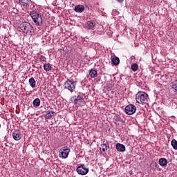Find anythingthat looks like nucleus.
Listing matches in <instances>:
<instances>
[{"label": "nucleus", "mask_w": 177, "mask_h": 177, "mask_svg": "<svg viewBox=\"0 0 177 177\" xmlns=\"http://www.w3.org/2000/svg\"><path fill=\"white\" fill-rule=\"evenodd\" d=\"M18 31L26 35H32L34 34V27L29 22H22L18 27Z\"/></svg>", "instance_id": "obj_1"}, {"label": "nucleus", "mask_w": 177, "mask_h": 177, "mask_svg": "<svg viewBox=\"0 0 177 177\" xmlns=\"http://www.w3.org/2000/svg\"><path fill=\"white\" fill-rule=\"evenodd\" d=\"M30 16L31 17L32 21L35 26H41L43 24L42 16L40 15L36 10H32L30 12Z\"/></svg>", "instance_id": "obj_2"}, {"label": "nucleus", "mask_w": 177, "mask_h": 177, "mask_svg": "<svg viewBox=\"0 0 177 177\" xmlns=\"http://www.w3.org/2000/svg\"><path fill=\"white\" fill-rule=\"evenodd\" d=\"M136 100L139 104H146L149 100V95L145 92H138L136 95Z\"/></svg>", "instance_id": "obj_3"}, {"label": "nucleus", "mask_w": 177, "mask_h": 177, "mask_svg": "<svg viewBox=\"0 0 177 177\" xmlns=\"http://www.w3.org/2000/svg\"><path fill=\"white\" fill-rule=\"evenodd\" d=\"M64 88L68 89L70 92L73 93L75 91V86H77V84L74 80L68 79L64 84Z\"/></svg>", "instance_id": "obj_4"}, {"label": "nucleus", "mask_w": 177, "mask_h": 177, "mask_svg": "<svg viewBox=\"0 0 177 177\" xmlns=\"http://www.w3.org/2000/svg\"><path fill=\"white\" fill-rule=\"evenodd\" d=\"M71 102L75 104H80V106L85 105V100L81 95H75L71 97Z\"/></svg>", "instance_id": "obj_5"}, {"label": "nucleus", "mask_w": 177, "mask_h": 177, "mask_svg": "<svg viewBox=\"0 0 177 177\" xmlns=\"http://www.w3.org/2000/svg\"><path fill=\"white\" fill-rule=\"evenodd\" d=\"M70 154V149L66 146L59 149V156L60 158H67Z\"/></svg>", "instance_id": "obj_6"}, {"label": "nucleus", "mask_w": 177, "mask_h": 177, "mask_svg": "<svg viewBox=\"0 0 177 177\" xmlns=\"http://www.w3.org/2000/svg\"><path fill=\"white\" fill-rule=\"evenodd\" d=\"M124 111L128 115H132L136 113V106L132 104L125 106Z\"/></svg>", "instance_id": "obj_7"}, {"label": "nucleus", "mask_w": 177, "mask_h": 177, "mask_svg": "<svg viewBox=\"0 0 177 177\" xmlns=\"http://www.w3.org/2000/svg\"><path fill=\"white\" fill-rule=\"evenodd\" d=\"M76 171L79 175H86L89 172V169L85 168V165L82 164L77 168Z\"/></svg>", "instance_id": "obj_8"}, {"label": "nucleus", "mask_w": 177, "mask_h": 177, "mask_svg": "<svg viewBox=\"0 0 177 177\" xmlns=\"http://www.w3.org/2000/svg\"><path fill=\"white\" fill-rule=\"evenodd\" d=\"M31 0H19V3L21 5V6H25L27 8V6H30L32 3Z\"/></svg>", "instance_id": "obj_9"}, {"label": "nucleus", "mask_w": 177, "mask_h": 177, "mask_svg": "<svg viewBox=\"0 0 177 177\" xmlns=\"http://www.w3.org/2000/svg\"><path fill=\"white\" fill-rule=\"evenodd\" d=\"M12 138L15 139V140H20V139H21V134H20V131H14L12 133Z\"/></svg>", "instance_id": "obj_10"}, {"label": "nucleus", "mask_w": 177, "mask_h": 177, "mask_svg": "<svg viewBox=\"0 0 177 177\" xmlns=\"http://www.w3.org/2000/svg\"><path fill=\"white\" fill-rule=\"evenodd\" d=\"M74 10L77 13H82L85 10V7L83 5H77L75 6Z\"/></svg>", "instance_id": "obj_11"}, {"label": "nucleus", "mask_w": 177, "mask_h": 177, "mask_svg": "<svg viewBox=\"0 0 177 177\" xmlns=\"http://www.w3.org/2000/svg\"><path fill=\"white\" fill-rule=\"evenodd\" d=\"M168 164V160L165 158H161L159 159V165L160 167H167Z\"/></svg>", "instance_id": "obj_12"}, {"label": "nucleus", "mask_w": 177, "mask_h": 177, "mask_svg": "<svg viewBox=\"0 0 177 177\" xmlns=\"http://www.w3.org/2000/svg\"><path fill=\"white\" fill-rule=\"evenodd\" d=\"M116 150L122 153L125 151V145L120 143L116 144Z\"/></svg>", "instance_id": "obj_13"}, {"label": "nucleus", "mask_w": 177, "mask_h": 177, "mask_svg": "<svg viewBox=\"0 0 177 177\" xmlns=\"http://www.w3.org/2000/svg\"><path fill=\"white\" fill-rule=\"evenodd\" d=\"M33 107H39L41 105V100L39 98H35L32 102Z\"/></svg>", "instance_id": "obj_14"}, {"label": "nucleus", "mask_w": 177, "mask_h": 177, "mask_svg": "<svg viewBox=\"0 0 177 177\" xmlns=\"http://www.w3.org/2000/svg\"><path fill=\"white\" fill-rule=\"evenodd\" d=\"M89 75L91 77V78H96V77H97V71L95 69H91L89 71Z\"/></svg>", "instance_id": "obj_15"}, {"label": "nucleus", "mask_w": 177, "mask_h": 177, "mask_svg": "<svg viewBox=\"0 0 177 177\" xmlns=\"http://www.w3.org/2000/svg\"><path fill=\"white\" fill-rule=\"evenodd\" d=\"M112 64L114 66H118L120 64V58L118 57H114L111 59Z\"/></svg>", "instance_id": "obj_16"}, {"label": "nucleus", "mask_w": 177, "mask_h": 177, "mask_svg": "<svg viewBox=\"0 0 177 177\" xmlns=\"http://www.w3.org/2000/svg\"><path fill=\"white\" fill-rule=\"evenodd\" d=\"M29 84L31 88H35V85L37 82H35V80L34 79V77H31L30 79H29Z\"/></svg>", "instance_id": "obj_17"}, {"label": "nucleus", "mask_w": 177, "mask_h": 177, "mask_svg": "<svg viewBox=\"0 0 177 177\" xmlns=\"http://www.w3.org/2000/svg\"><path fill=\"white\" fill-rule=\"evenodd\" d=\"M109 149V145L106 144L101 145L100 150H102V151H104V153H106V151H107V149Z\"/></svg>", "instance_id": "obj_18"}, {"label": "nucleus", "mask_w": 177, "mask_h": 177, "mask_svg": "<svg viewBox=\"0 0 177 177\" xmlns=\"http://www.w3.org/2000/svg\"><path fill=\"white\" fill-rule=\"evenodd\" d=\"M44 69L45 71H50L52 70V66H50V64H45L44 65Z\"/></svg>", "instance_id": "obj_19"}, {"label": "nucleus", "mask_w": 177, "mask_h": 177, "mask_svg": "<svg viewBox=\"0 0 177 177\" xmlns=\"http://www.w3.org/2000/svg\"><path fill=\"white\" fill-rule=\"evenodd\" d=\"M171 145L172 146V147L174 150H177V140H176L173 139L171 142Z\"/></svg>", "instance_id": "obj_20"}, {"label": "nucleus", "mask_w": 177, "mask_h": 177, "mask_svg": "<svg viewBox=\"0 0 177 177\" xmlns=\"http://www.w3.org/2000/svg\"><path fill=\"white\" fill-rule=\"evenodd\" d=\"M53 115H55V112L50 111H47V113L46 117L48 119H50Z\"/></svg>", "instance_id": "obj_21"}, {"label": "nucleus", "mask_w": 177, "mask_h": 177, "mask_svg": "<svg viewBox=\"0 0 177 177\" xmlns=\"http://www.w3.org/2000/svg\"><path fill=\"white\" fill-rule=\"evenodd\" d=\"M138 68H139V66L138 65V64L134 63L131 65L132 71H138Z\"/></svg>", "instance_id": "obj_22"}, {"label": "nucleus", "mask_w": 177, "mask_h": 177, "mask_svg": "<svg viewBox=\"0 0 177 177\" xmlns=\"http://www.w3.org/2000/svg\"><path fill=\"white\" fill-rule=\"evenodd\" d=\"M171 88L175 90V92H177V80L171 83Z\"/></svg>", "instance_id": "obj_23"}, {"label": "nucleus", "mask_w": 177, "mask_h": 177, "mask_svg": "<svg viewBox=\"0 0 177 177\" xmlns=\"http://www.w3.org/2000/svg\"><path fill=\"white\" fill-rule=\"evenodd\" d=\"M87 26L89 27V28H93L95 27V22H93L92 21H88L87 22Z\"/></svg>", "instance_id": "obj_24"}, {"label": "nucleus", "mask_w": 177, "mask_h": 177, "mask_svg": "<svg viewBox=\"0 0 177 177\" xmlns=\"http://www.w3.org/2000/svg\"><path fill=\"white\" fill-rule=\"evenodd\" d=\"M39 59L40 60L41 63H44V62H46V58L44 55H41L39 57Z\"/></svg>", "instance_id": "obj_25"}, {"label": "nucleus", "mask_w": 177, "mask_h": 177, "mask_svg": "<svg viewBox=\"0 0 177 177\" xmlns=\"http://www.w3.org/2000/svg\"><path fill=\"white\" fill-rule=\"evenodd\" d=\"M118 2H119V3H122V2L124 1V0H117Z\"/></svg>", "instance_id": "obj_26"}, {"label": "nucleus", "mask_w": 177, "mask_h": 177, "mask_svg": "<svg viewBox=\"0 0 177 177\" xmlns=\"http://www.w3.org/2000/svg\"><path fill=\"white\" fill-rule=\"evenodd\" d=\"M155 165H156V167H157V163H155Z\"/></svg>", "instance_id": "obj_27"}]
</instances>
